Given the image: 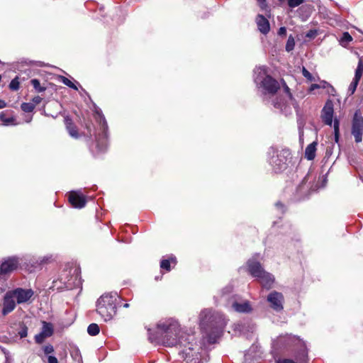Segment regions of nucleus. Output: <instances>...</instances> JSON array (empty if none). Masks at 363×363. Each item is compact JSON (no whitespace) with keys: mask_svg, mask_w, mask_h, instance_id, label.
<instances>
[{"mask_svg":"<svg viewBox=\"0 0 363 363\" xmlns=\"http://www.w3.org/2000/svg\"><path fill=\"white\" fill-rule=\"evenodd\" d=\"M283 296L281 293L273 291L268 296L267 300L274 310L279 311L283 309Z\"/></svg>","mask_w":363,"mask_h":363,"instance_id":"11","label":"nucleus"},{"mask_svg":"<svg viewBox=\"0 0 363 363\" xmlns=\"http://www.w3.org/2000/svg\"><path fill=\"white\" fill-rule=\"evenodd\" d=\"M6 106V103L3 100H0V109L4 108Z\"/></svg>","mask_w":363,"mask_h":363,"instance_id":"49","label":"nucleus"},{"mask_svg":"<svg viewBox=\"0 0 363 363\" xmlns=\"http://www.w3.org/2000/svg\"><path fill=\"white\" fill-rule=\"evenodd\" d=\"M277 363H296V362H295L294 361H293L291 359H283L278 360L277 362Z\"/></svg>","mask_w":363,"mask_h":363,"instance_id":"46","label":"nucleus"},{"mask_svg":"<svg viewBox=\"0 0 363 363\" xmlns=\"http://www.w3.org/2000/svg\"><path fill=\"white\" fill-rule=\"evenodd\" d=\"M228 305L238 313H250L252 311V306L248 301L230 298L228 300Z\"/></svg>","mask_w":363,"mask_h":363,"instance_id":"8","label":"nucleus"},{"mask_svg":"<svg viewBox=\"0 0 363 363\" xmlns=\"http://www.w3.org/2000/svg\"><path fill=\"white\" fill-rule=\"evenodd\" d=\"M20 82L18 80V77H16L9 84L10 89L13 91H17L19 89Z\"/></svg>","mask_w":363,"mask_h":363,"instance_id":"30","label":"nucleus"},{"mask_svg":"<svg viewBox=\"0 0 363 363\" xmlns=\"http://www.w3.org/2000/svg\"><path fill=\"white\" fill-rule=\"evenodd\" d=\"M100 123H102L101 128L103 130V132H104V135H106V128H107V125H106V122L104 118H101Z\"/></svg>","mask_w":363,"mask_h":363,"instance_id":"45","label":"nucleus"},{"mask_svg":"<svg viewBox=\"0 0 363 363\" xmlns=\"http://www.w3.org/2000/svg\"><path fill=\"white\" fill-rule=\"evenodd\" d=\"M285 101H286V99H284L283 101L281 100L280 102L279 101H274V106L277 108H280V109H282L284 105V103Z\"/></svg>","mask_w":363,"mask_h":363,"instance_id":"40","label":"nucleus"},{"mask_svg":"<svg viewBox=\"0 0 363 363\" xmlns=\"http://www.w3.org/2000/svg\"><path fill=\"white\" fill-rule=\"evenodd\" d=\"M31 84L33 86V87L35 88V89L36 91H38V92H43V91H44L45 90V88L42 87L40 86V82L37 79H32L31 80Z\"/></svg>","mask_w":363,"mask_h":363,"instance_id":"31","label":"nucleus"},{"mask_svg":"<svg viewBox=\"0 0 363 363\" xmlns=\"http://www.w3.org/2000/svg\"><path fill=\"white\" fill-rule=\"evenodd\" d=\"M255 82L259 84L268 93L274 94L279 89L278 82L271 77L266 75L264 67H259L255 70Z\"/></svg>","mask_w":363,"mask_h":363,"instance_id":"5","label":"nucleus"},{"mask_svg":"<svg viewBox=\"0 0 363 363\" xmlns=\"http://www.w3.org/2000/svg\"><path fill=\"white\" fill-rule=\"evenodd\" d=\"M18 260L15 257L9 258L4 262L0 267V273L1 274H7L17 269Z\"/></svg>","mask_w":363,"mask_h":363,"instance_id":"13","label":"nucleus"},{"mask_svg":"<svg viewBox=\"0 0 363 363\" xmlns=\"http://www.w3.org/2000/svg\"><path fill=\"white\" fill-rule=\"evenodd\" d=\"M192 342H188L187 346L184 347L186 349L184 352L186 354V363H201L200 353L201 347L196 344L194 345Z\"/></svg>","mask_w":363,"mask_h":363,"instance_id":"6","label":"nucleus"},{"mask_svg":"<svg viewBox=\"0 0 363 363\" xmlns=\"http://www.w3.org/2000/svg\"><path fill=\"white\" fill-rule=\"evenodd\" d=\"M284 89L286 94L287 99L291 100L292 99V95L290 93V89L289 86L286 84V83H284Z\"/></svg>","mask_w":363,"mask_h":363,"instance_id":"37","label":"nucleus"},{"mask_svg":"<svg viewBox=\"0 0 363 363\" xmlns=\"http://www.w3.org/2000/svg\"><path fill=\"white\" fill-rule=\"evenodd\" d=\"M0 120L3 122L4 125H9L14 124V118L13 117H6V112L0 113Z\"/></svg>","mask_w":363,"mask_h":363,"instance_id":"22","label":"nucleus"},{"mask_svg":"<svg viewBox=\"0 0 363 363\" xmlns=\"http://www.w3.org/2000/svg\"><path fill=\"white\" fill-rule=\"evenodd\" d=\"M226 290H227V292L228 293V292H230L231 291V288L230 287H228L226 289Z\"/></svg>","mask_w":363,"mask_h":363,"instance_id":"52","label":"nucleus"},{"mask_svg":"<svg viewBox=\"0 0 363 363\" xmlns=\"http://www.w3.org/2000/svg\"><path fill=\"white\" fill-rule=\"evenodd\" d=\"M18 335L21 337V338L26 337L28 335V329L26 327H23L21 328V330L18 332Z\"/></svg>","mask_w":363,"mask_h":363,"instance_id":"39","label":"nucleus"},{"mask_svg":"<svg viewBox=\"0 0 363 363\" xmlns=\"http://www.w3.org/2000/svg\"><path fill=\"white\" fill-rule=\"evenodd\" d=\"M69 201L75 208H83L86 204L85 196L79 191H72L69 193Z\"/></svg>","mask_w":363,"mask_h":363,"instance_id":"12","label":"nucleus"},{"mask_svg":"<svg viewBox=\"0 0 363 363\" xmlns=\"http://www.w3.org/2000/svg\"><path fill=\"white\" fill-rule=\"evenodd\" d=\"M45 337H46V336L41 333L35 335V339L36 342L41 343L43 341Z\"/></svg>","mask_w":363,"mask_h":363,"instance_id":"41","label":"nucleus"},{"mask_svg":"<svg viewBox=\"0 0 363 363\" xmlns=\"http://www.w3.org/2000/svg\"><path fill=\"white\" fill-rule=\"evenodd\" d=\"M259 281L264 287L270 289L274 282V277L264 270L263 274L259 277Z\"/></svg>","mask_w":363,"mask_h":363,"instance_id":"17","label":"nucleus"},{"mask_svg":"<svg viewBox=\"0 0 363 363\" xmlns=\"http://www.w3.org/2000/svg\"><path fill=\"white\" fill-rule=\"evenodd\" d=\"M302 74L308 81H315V77H313L304 67L302 68Z\"/></svg>","mask_w":363,"mask_h":363,"instance_id":"34","label":"nucleus"},{"mask_svg":"<svg viewBox=\"0 0 363 363\" xmlns=\"http://www.w3.org/2000/svg\"><path fill=\"white\" fill-rule=\"evenodd\" d=\"M99 331V326L96 323H91L87 328V332L91 336L98 335Z\"/></svg>","mask_w":363,"mask_h":363,"instance_id":"23","label":"nucleus"},{"mask_svg":"<svg viewBox=\"0 0 363 363\" xmlns=\"http://www.w3.org/2000/svg\"><path fill=\"white\" fill-rule=\"evenodd\" d=\"M21 108L24 112L29 113L34 110L35 104L32 103H23Z\"/></svg>","mask_w":363,"mask_h":363,"instance_id":"28","label":"nucleus"},{"mask_svg":"<svg viewBox=\"0 0 363 363\" xmlns=\"http://www.w3.org/2000/svg\"><path fill=\"white\" fill-rule=\"evenodd\" d=\"M247 265L248 271L252 277L259 279L262 274H263L264 269L259 262L250 259L247 262Z\"/></svg>","mask_w":363,"mask_h":363,"instance_id":"15","label":"nucleus"},{"mask_svg":"<svg viewBox=\"0 0 363 363\" xmlns=\"http://www.w3.org/2000/svg\"><path fill=\"white\" fill-rule=\"evenodd\" d=\"M295 46V40L293 36L290 35L286 44V50L290 52L294 50Z\"/></svg>","mask_w":363,"mask_h":363,"instance_id":"29","label":"nucleus"},{"mask_svg":"<svg viewBox=\"0 0 363 363\" xmlns=\"http://www.w3.org/2000/svg\"><path fill=\"white\" fill-rule=\"evenodd\" d=\"M333 106L332 102L328 101L325 104L322 111V119L324 123L328 125L333 123Z\"/></svg>","mask_w":363,"mask_h":363,"instance_id":"14","label":"nucleus"},{"mask_svg":"<svg viewBox=\"0 0 363 363\" xmlns=\"http://www.w3.org/2000/svg\"><path fill=\"white\" fill-rule=\"evenodd\" d=\"M119 296L117 293L103 294L96 303V311L105 321L111 320L116 313Z\"/></svg>","mask_w":363,"mask_h":363,"instance_id":"3","label":"nucleus"},{"mask_svg":"<svg viewBox=\"0 0 363 363\" xmlns=\"http://www.w3.org/2000/svg\"><path fill=\"white\" fill-rule=\"evenodd\" d=\"M352 40V37L350 35L349 33L345 32L340 40V43L343 47H347V45Z\"/></svg>","mask_w":363,"mask_h":363,"instance_id":"20","label":"nucleus"},{"mask_svg":"<svg viewBox=\"0 0 363 363\" xmlns=\"http://www.w3.org/2000/svg\"><path fill=\"white\" fill-rule=\"evenodd\" d=\"M362 74H363V61L360 58L359 60L358 65H357V69L355 70L354 79L359 81L362 76Z\"/></svg>","mask_w":363,"mask_h":363,"instance_id":"19","label":"nucleus"},{"mask_svg":"<svg viewBox=\"0 0 363 363\" xmlns=\"http://www.w3.org/2000/svg\"><path fill=\"white\" fill-rule=\"evenodd\" d=\"M0 363H9V354L1 347H0Z\"/></svg>","mask_w":363,"mask_h":363,"instance_id":"27","label":"nucleus"},{"mask_svg":"<svg viewBox=\"0 0 363 363\" xmlns=\"http://www.w3.org/2000/svg\"><path fill=\"white\" fill-rule=\"evenodd\" d=\"M307 36H308V37H311V33H308V34H307Z\"/></svg>","mask_w":363,"mask_h":363,"instance_id":"53","label":"nucleus"},{"mask_svg":"<svg viewBox=\"0 0 363 363\" xmlns=\"http://www.w3.org/2000/svg\"><path fill=\"white\" fill-rule=\"evenodd\" d=\"M65 288L67 289H71L74 286V284L72 283H71L69 280L67 282L65 281Z\"/></svg>","mask_w":363,"mask_h":363,"instance_id":"48","label":"nucleus"},{"mask_svg":"<svg viewBox=\"0 0 363 363\" xmlns=\"http://www.w3.org/2000/svg\"><path fill=\"white\" fill-rule=\"evenodd\" d=\"M123 307H124V308H128V307H129V304H128V303H125V304L123 305Z\"/></svg>","mask_w":363,"mask_h":363,"instance_id":"51","label":"nucleus"},{"mask_svg":"<svg viewBox=\"0 0 363 363\" xmlns=\"http://www.w3.org/2000/svg\"><path fill=\"white\" fill-rule=\"evenodd\" d=\"M352 134L354 137L356 143L362 142L363 134V117L358 111L355 112L353 117Z\"/></svg>","mask_w":363,"mask_h":363,"instance_id":"7","label":"nucleus"},{"mask_svg":"<svg viewBox=\"0 0 363 363\" xmlns=\"http://www.w3.org/2000/svg\"><path fill=\"white\" fill-rule=\"evenodd\" d=\"M318 143L314 141L309 144L305 150V157L308 160H313L315 157L316 147Z\"/></svg>","mask_w":363,"mask_h":363,"instance_id":"18","label":"nucleus"},{"mask_svg":"<svg viewBox=\"0 0 363 363\" xmlns=\"http://www.w3.org/2000/svg\"><path fill=\"white\" fill-rule=\"evenodd\" d=\"M47 359H48L47 363H58L57 359L52 355H49L47 357Z\"/></svg>","mask_w":363,"mask_h":363,"instance_id":"43","label":"nucleus"},{"mask_svg":"<svg viewBox=\"0 0 363 363\" xmlns=\"http://www.w3.org/2000/svg\"><path fill=\"white\" fill-rule=\"evenodd\" d=\"M276 206H277V207L283 208L282 204H281V203H280L279 202H278V203H276Z\"/></svg>","mask_w":363,"mask_h":363,"instance_id":"50","label":"nucleus"},{"mask_svg":"<svg viewBox=\"0 0 363 363\" xmlns=\"http://www.w3.org/2000/svg\"><path fill=\"white\" fill-rule=\"evenodd\" d=\"M269 155H270L269 162L274 167L276 172L286 169L287 162L291 156L289 150L282 149L278 150L272 147L269 151Z\"/></svg>","mask_w":363,"mask_h":363,"instance_id":"4","label":"nucleus"},{"mask_svg":"<svg viewBox=\"0 0 363 363\" xmlns=\"http://www.w3.org/2000/svg\"><path fill=\"white\" fill-rule=\"evenodd\" d=\"M16 308V301L15 297L12 294L11 291H9L5 294L4 303H3V308L2 313L4 315L11 313Z\"/></svg>","mask_w":363,"mask_h":363,"instance_id":"10","label":"nucleus"},{"mask_svg":"<svg viewBox=\"0 0 363 363\" xmlns=\"http://www.w3.org/2000/svg\"><path fill=\"white\" fill-rule=\"evenodd\" d=\"M256 23L259 30L263 33L267 34L270 29V26L268 20L262 15H258L256 18Z\"/></svg>","mask_w":363,"mask_h":363,"instance_id":"16","label":"nucleus"},{"mask_svg":"<svg viewBox=\"0 0 363 363\" xmlns=\"http://www.w3.org/2000/svg\"><path fill=\"white\" fill-rule=\"evenodd\" d=\"M42 100L43 99L40 96H36L33 98L32 104H34L35 106L36 105L39 104L42 101Z\"/></svg>","mask_w":363,"mask_h":363,"instance_id":"42","label":"nucleus"},{"mask_svg":"<svg viewBox=\"0 0 363 363\" xmlns=\"http://www.w3.org/2000/svg\"><path fill=\"white\" fill-rule=\"evenodd\" d=\"M11 291L18 304L28 302L34 294L32 289L21 288H18Z\"/></svg>","mask_w":363,"mask_h":363,"instance_id":"9","label":"nucleus"},{"mask_svg":"<svg viewBox=\"0 0 363 363\" xmlns=\"http://www.w3.org/2000/svg\"><path fill=\"white\" fill-rule=\"evenodd\" d=\"M60 81L66 86L74 89V90H77L78 88L77 86L71 81L69 80V79H67V77H63V76H60Z\"/></svg>","mask_w":363,"mask_h":363,"instance_id":"26","label":"nucleus"},{"mask_svg":"<svg viewBox=\"0 0 363 363\" xmlns=\"http://www.w3.org/2000/svg\"><path fill=\"white\" fill-rule=\"evenodd\" d=\"M43 350L44 354L48 357L49 355H52V354L54 352V347L52 345L48 344L43 347Z\"/></svg>","mask_w":363,"mask_h":363,"instance_id":"33","label":"nucleus"},{"mask_svg":"<svg viewBox=\"0 0 363 363\" xmlns=\"http://www.w3.org/2000/svg\"><path fill=\"white\" fill-rule=\"evenodd\" d=\"M260 8L262 9V10H264L267 9V3H266V0H257Z\"/></svg>","mask_w":363,"mask_h":363,"instance_id":"44","label":"nucleus"},{"mask_svg":"<svg viewBox=\"0 0 363 363\" xmlns=\"http://www.w3.org/2000/svg\"><path fill=\"white\" fill-rule=\"evenodd\" d=\"M46 337H49L52 333V325L47 323H43V330L41 332Z\"/></svg>","mask_w":363,"mask_h":363,"instance_id":"25","label":"nucleus"},{"mask_svg":"<svg viewBox=\"0 0 363 363\" xmlns=\"http://www.w3.org/2000/svg\"><path fill=\"white\" fill-rule=\"evenodd\" d=\"M286 33V29L285 27H281L279 29V31H278V34L279 35H285Z\"/></svg>","mask_w":363,"mask_h":363,"instance_id":"47","label":"nucleus"},{"mask_svg":"<svg viewBox=\"0 0 363 363\" xmlns=\"http://www.w3.org/2000/svg\"><path fill=\"white\" fill-rule=\"evenodd\" d=\"M148 332L150 342L161 343L168 347L177 345L186 347L188 342L194 340V335L182 331L179 323L172 320L160 321L157 325L155 334H152L150 329Z\"/></svg>","mask_w":363,"mask_h":363,"instance_id":"1","label":"nucleus"},{"mask_svg":"<svg viewBox=\"0 0 363 363\" xmlns=\"http://www.w3.org/2000/svg\"><path fill=\"white\" fill-rule=\"evenodd\" d=\"M327 83L325 82H322L321 84H313L309 87L308 91L312 92L313 90L316 89H320V88H325V84Z\"/></svg>","mask_w":363,"mask_h":363,"instance_id":"35","label":"nucleus"},{"mask_svg":"<svg viewBox=\"0 0 363 363\" xmlns=\"http://www.w3.org/2000/svg\"><path fill=\"white\" fill-rule=\"evenodd\" d=\"M359 80H357L355 79H353L352 82H351V84H350L349 86V88H348V92L350 93V94H353L357 89V86L359 84Z\"/></svg>","mask_w":363,"mask_h":363,"instance_id":"32","label":"nucleus"},{"mask_svg":"<svg viewBox=\"0 0 363 363\" xmlns=\"http://www.w3.org/2000/svg\"><path fill=\"white\" fill-rule=\"evenodd\" d=\"M176 264L175 258H171L169 259H163L160 263V267L162 269H166L167 271L170 270V263Z\"/></svg>","mask_w":363,"mask_h":363,"instance_id":"24","label":"nucleus"},{"mask_svg":"<svg viewBox=\"0 0 363 363\" xmlns=\"http://www.w3.org/2000/svg\"><path fill=\"white\" fill-rule=\"evenodd\" d=\"M303 2V0H288V5L291 8H294L299 6Z\"/></svg>","mask_w":363,"mask_h":363,"instance_id":"36","label":"nucleus"},{"mask_svg":"<svg viewBox=\"0 0 363 363\" xmlns=\"http://www.w3.org/2000/svg\"><path fill=\"white\" fill-rule=\"evenodd\" d=\"M200 324L202 328L211 331L210 340H211L220 336L226 325V320L223 315L205 309L200 314Z\"/></svg>","mask_w":363,"mask_h":363,"instance_id":"2","label":"nucleus"},{"mask_svg":"<svg viewBox=\"0 0 363 363\" xmlns=\"http://www.w3.org/2000/svg\"><path fill=\"white\" fill-rule=\"evenodd\" d=\"M334 130H335V140L337 141L338 132H339V123L337 120H335L334 122Z\"/></svg>","mask_w":363,"mask_h":363,"instance_id":"38","label":"nucleus"},{"mask_svg":"<svg viewBox=\"0 0 363 363\" xmlns=\"http://www.w3.org/2000/svg\"><path fill=\"white\" fill-rule=\"evenodd\" d=\"M67 129L69 135L73 138H78L77 130L75 126L71 123V121L67 120Z\"/></svg>","mask_w":363,"mask_h":363,"instance_id":"21","label":"nucleus"}]
</instances>
